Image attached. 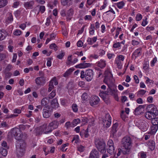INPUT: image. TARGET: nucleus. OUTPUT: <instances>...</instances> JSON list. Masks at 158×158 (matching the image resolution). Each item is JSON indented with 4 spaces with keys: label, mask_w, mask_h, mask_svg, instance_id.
<instances>
[{
    "label": "nucleus",
    "mask_w": 158,
    "mask_h": 158,
    "mask_svg": "<svg viewBox=\"0 0 158 158\" xmlns=\"http://www.w3.org/2000/svg\"><path fill=\"white\" fill-rule=\"evenodd\" d=\"M99 101V98L96 96L92 97L89 101L90 105L92 106L97 105Z\"/></svg>",
    "instance_id": "13"
},
{
    "label": "nucleus",
    "mask_w": 158,
    "mask_h": 158,
    "mask_svg": "<svg viewBox=\"0 0 158 158\" xmlns=\"http://www.w3.org/2000/svg\"><path fill=\"white\" fill-rule=\"evenodd\" d=\"M149 66V65L148 63L147 62H146L143 64V69L145 70H147L148 69Z\"/></svg>",
    "instance_id": "44"
},
{
    "label": "nucleus",
    "mask_w": 158,
    "mask_h": 158,
    "mask_svg": "<svg viewBox=\"0 0 158 158\" xmlns=\"http://www.w3.org/2000/svg\"><path fill=\"white\" fill-rule=\"evenodd\" d=\"M157 61V58L155 57L151 61V65L152 66H153L155 64L156 62Z\"/></svg>",
    "instance_id": "49"
},
{
    "label": "nucleus",
    "mask_w": 158,
    "mask_h": 158,
    "mask_svg": "<svg viewBox=\"0 0 158 158\" xmlns=\"http://www.w3.org/2000/svg\"><path fill=\"white\" fill-rule=\"evenodd\" d=\"M52 111L48 106H45L43 109V116L44 118H48L51 115Z\"/></svg>",
    "instance_id": "9"
},
{
    "label": "nucleus",
    "mask_w": 158,
    "mask_h": 158,
    "mask_svg": "<svg viewBox=\"0 0 158 158\" xmlns=\"http://www.w3.org/2000/svg\"><path fill=\"white\" fill-rule=\"evenodd\" d=\"M141 158H145L146 157V152H141L139 153Z\"/></svg>",
    "instance_id": "58"
},
{
    "label": "nucleus",
    "mask_w": 158,
    "mask_h": 158,
    "mask_svg": "<svg viewBox=\"0 0 158 158\" xmlns=\"http://www.w3.org/2000/svg\"><path fill=\"white\" fill-rule=\"evenodd\" d=\"M19 145L17 147L16 152L19 156H22L23 155L25 150L26 143L23 141L19 140Z\"/></svg>",
    "instance_id": "5"
},
{
    "label": "nucleus",
    "mask_w": 158,
    "mask_h": 158,
    "mask_svg": "<svg viewBox=\"0 0 158 158\" xmlns=\"http://www.w3.org/2000/svg\"><path fill=\"white\" fill-rule=\"evenodd\" d=\"M118 124L117 123H115L113 125L112 128L111 130V137H114V136L115 133L117 131V128Z\"/></svg>",
    "instance_id": "16"
},
{
    "label": "nucleus",
    "mask_w": 158,
    "mask_h": 158,
    "mask_svg": "<svg viewBox=\"0 0 158 158\" xmlns=\"http://www.w3.org/2000/svg\"><path fill=\"white\" fill-rule=\"evenodd\" d=\"M158 127V125H152L151 127V133L152 134H155L157 131Z\"/></svg>",
    "instance_id": "25"
},
{
    "label": "nucleus",
    "mask_w": 158,
    "mask_h": 158,
    "mask_svg": "<svg viewBox=\"0 0 158 158\" xmlns=\"http://www.w3.org/2000/svg\"><path fill=\"white\" fill-rule=\"evenodd\" d=\"M109 154L112 156L111 157L112 158H113L115 155V152L113 146V142L112 140H109Z\"/></svg>",
    "instance_id": "12"
},
{
    "label": "nucleus",
    "mask_w": 158,
    "mask_h": 158,
    "mask_svg": "<svg viewBox=\"0 0 158 158\" xmlns=\"http://www.w3.org/2000/svg\"><path fill=\"white\" fill-rule=\"evenodd\" d=\"M72 55H70L68 57V62L67 64L68 65H69L71 63H72Z\"/></svg>",
    "instance_id": "48"
},
{
    "label": "nucleus",
    "mask_w": 158,
    "mask_h": 158,
    "mask_svg": "<svg viewBox=\"0 0 158 158\" xmlns=\"http://www.w3.org/2000/svg\"><path fill=\"white\" fill-rule=\"evenodd\" d=\"M146 92V91L143 89H141L137 93V95L139 96H142L144 95Z\"/></svg>",
    "instance_id": "31"
},
{
    "label": "nucleus",
    "mask_w": 158,
    "mask_h": 158,
    "mask_svg": "<svg viewBox=\"0 0 158 158\" xmlns=\"http://www.w3.org/2000/svg\"><path fill=\"white\" fill-rule=\"evenodd\" d=\"M146 110L147 112L145 114V117L148 119H151L158 114L157 108L153 104L148 106L146 107Z\"/></svg>",
    "instance_id": "2"
},
{
    "label": "nucleus",
    "mask_w": 158,
    "mask_h": 158,
    "mask_svg": "<svg viewBox=\"0 0 158 158\" xmlns=\"http://www.w3.org/2000/svg\"><path fill=\"white\" fill-rule=\"evenodd\" d=\"M45 80V78L43 77H38L35 79L36 83L38 85H40L42 82H43Z\"/></svg>",
    "instance_id": "20"
},
{
    "label": "nucleus",
    "mask_w": 158,
    "mask_h": 158,
    "mask_svg": "<svg viewBox=\"0 0 158 158\" xmlns=\"http://www.w3.org/2000/svg\"><path fill=\"white\" fill-rule=\"evenodd\" d=\"M151 119V123L152 125H158V118H152Z\"/></svg>",
    "instance_id": "30"
},
{
    "label": "nucleus",
    "mask_w": 158,
    "mask_h": 158,
    "mask_svg": "<svg viewBox=\"0 0 158 158\" xmlns=\"http://www.w3.org/2000/svg\"><path fill=\"white\" fill-rule=\"evenodd\" d=\"M142 19V16L140 14H138L136 15V19L137 21H140Z\"/></svg>",
    "instance_id": "55"
},
{
    "label": "nucleus",
    "mask_w": 158,
    "mask_h": 158,
    "mask_svg": "<svg viewBox=\"0 0 158 158\" xmlns=\"http://www.w3.org/2000/svg\"><path fill=\"white\" fill-rule=\"evenodd\" d=\"M5 75L6 79L9 78L12 75V74L10 72L3 71Z\"/></svg>",
    "instance_id": "35"
},
{
    "label": "nucleus",
    "mask_w": 158,
    "mask_h": 158,
    "mask_svg": "<svg viewBox=\"0 0 158 158\" xmlns=\"http://www.w3.org/2000/svg\"><path fill=\"white\" fill-rule=\"evenodd\" d=\"M84 136L85 137L87 138L89 136V134H88V129L87 128V129L85 131L83 130Z\"/></svg>",
    "instance_id": "53"
},
{
    "label": "nucleus",
    "mask_w": 158,
    "mask_h": 158,
    "mask_svg": "<svg viewBox=\"0 0 158 158\" xmlns=\"http://www.w3.org/2000/svg\"><path fill=\"white\" fill-rule=\"evenodd\" d=\"M48 100L47 97H45L41 101V106H44L47 105L48 103Z\"/></svg>",
    "instance_id": "24"
},
{
    "label": "nucleus",
    "mask_w": 158,
    "mask_h": 158,
    "mask_svg": "<svg viewBox=\"0 0 158 158\" xmlns=\"http://www.w3.org/2000/svg\"><path fill=\"white\" fill-rule=\"evenodd\" d=\"M6 36V34L5 32L0 31V40H4Z\"/></svg>",
    "instance_id": "29"
},
{
    "label": "nucleus",
    "mask_w": 158,
    "mask_h": 158,
    "mask_svg": "<svg viewBox=\"0 0 158 158\" xmlns=\"http://www.w3.org/2000/svg\"><path fill=\"white\" fill-rule=\"evenodd\" d=\"M138 127L139 128L143 131H145L147 130L148 125V123L144 120L140 121Z\"/></svg>",
    "instance_id": "10"
},
{
    "label": "nucleus",
    "mask_w": 158,
    "mask_h": 158,
    "mask_svg": "<svg viewBox=\"0 0 158 158\" xmlns=\"http://www.w3.org/2000/svg\"><path fill=\"white\" fill-rule=\"evenodd\" d=\"M56 90H54L52 91L49 94L48 98L49 99H52L54 98L56 95Z\"/></svg>",
    "instance_id": "36"
},
{
    "label": "nucleus",
    "mask_w": 158,
    "mask_h": 158,
    "mask_svg": "<svg viewBox=\"0 0 158 158\" xmlns=\"http://www.w3.org/2000/svg\"><path fill=\"white\" fill-rule=\"evenodd\" d=\"M72 109L74 111L77 112L78 110L77 105L76 104H73L72 105Z\"/></svg>",
    "instance_id": "61"
},
{
    "label": "nucleus",
    "mask_w": 158,
    "mask_h": 158,
    "mask_svg": "<svg viewBox=\"0 0 158 158\" xmlns=\"http://www.w3.org/2000/svg\"><path fill=\"white\" fill-rule=\"evenodd\" d=\"M132 140L128 136L124 137L122 139L121 145L124 154H130L131 152Z\"/></svg>",
    "instance_id": "1"
},
{
    "label": "nucleus",
    "mask_w": 158,
    "mask_h": 158,
    "mask_svg": "<svg viewBox=\"0 0 158 158\" xmlns=\"http://www.w3.org/2000/svg\"><path fill=\"white\" fill-rule=\"evenodd\" d=\"M49 127H50V128L52 129V131L54 129H56V128H54V126L53 123V121L51 122L48 125Z\"/></svg>",
    "instance_id": "56"
},
{
    "label": "nucleus",
    "mask_w": 158,
    "mask_h": 158,
    "mask_svg": "<svg viewBox=\"0 0 158 158\" xmlns=\"http://www.w3.org/2000/svg\"><path fill=\"white\" fill-rule=\"evenodd\" d=\"M95 144L96 148L101 153H103L106 152V143L103 139H96Z\"/></svg>",
    "instance_id": "4"
},
{
    "label": "nucleus",
    "mask_w": 158,
    "mask_h": 158,
    "mask_svg": "<svg viewBox=\"0 0 158 158\" xmlns=\"http://www.w3.org/2000/svg\"><path fill=\"white\" fill-rule=\"evenodd\" d=\"M7 15L8 17L6 20V21L8 23H10L13 21V16L10 13H8Z\"/></svg>",
    "instance_id": "26"
},
{
    "label": "nucleus",
    "mask_w": 158,
    "mask_h": 158,
    "mask_svg": "<svg viewBox=\"0 0 158 158\" xmlns=\"http://www.w3.org/2000/svg\"><path fill=\"white\" fill-rule=\"evenodd\" d=\"M147 19L146 18L144 20H143L141 25L143 26H145L147 24Z\"/></svg>",
    "instance_id": "64"
},
{
    "label": "nucleus",
    "mask_w": 158,
    "mask_h": 158,
    "mask_svg": "<svg viewBox=\"0 0 158 158\" xmlns=\"http://www.w3.org/2000/svg\"><path fill=\"white\" fill-rule=\"evenodd\" d=\"M109 121L107 120H105L103 122V125L104 127L107 129L108 127Z\"/></svg>",
    "instance_id": "42"
},
{
    "label": "nucleus",
    "mask_w": 158,
    "mask_h": 158,
    "mask_svg": "<svg viewBox=\"0 0 158 158\" xmlns=\"http://www.w3.org/2000/svg\"><path fill=\"white\" fill-rule=\"evenodd\" d=\"M22 32L20 30H16L14 32V34L16 35H19Z\"/></svg>",
    "instance_id": "51"
},
{
    "label": "nucleus",
    "mask_w": 158,
    "mask_h": 158,
    "mask_svg": "<svg viewBox=\"0 0 158 158\" xmlns=\"http://www.w3.org/2000/svg\"><path fill=\"white\" fill-rule=\"evenodd\" d=\"M51 106L52 108L56 109L59 106L57 99L56 98L52 100L51 102Z\"/></svg>",
    "instance_id": "18"
},
{
    "label": "nucleus",
    "mask_w": 158,
    "mask_h": 158,
    "mask_svg": "<svg viewBox=\"0 0 158 158\" xmlns=\"http://www.w3.org/2000/svg\"><path fill=\"white\" fill-rule=\"evenodd\" d=\"M120 43L119 42L116 43L114 44L113 45V47L114 48H116L120 47Z\"/></svg>",
    "instance_id": "59"
},
{
    "label": "nucleus",
    "mask_w": 158,
    "mask_h": 158,
    "mask_svg": "<svg viewBox=\"0 0 158 158\" xmlns=\"http://www.w3.org/2000/svg\"><path fill=\"white\" fill-rule=\"evenodd\" d=\"M11 68L12 65L10 64H9L7 66L3 71L10 72L9 71L11 70Z\"/></svg>",
    "instance_id": "43"
},
{
    "label": "nucleus",
    "mask_w": 158,
    "mask_h": 158,
    "mask_svg": "<svg viewBox=\"0 0 158 158\" xmlns=\"http://www.w3.org/2000/svg\"><path fill=\"white\" fill-rule=\"evenodd\" d=\"M115 62L118 68L119 69H121L122 68V65L121 61L119 59H116Z\"/></svg>",
    "instance_id": "33"
},
{
    "label": "nucleus",
    "mask_w": 158,
    "mask_h": 158,
    "mask_svg": "<svg viewBox=\"0 0 158 158\" xmlns=\"http://www.w3.org/2000/svg\"><path fill=\"white\" fill-rule=\"evenodd\" d=\"M98 66L101 68L105 67L106 66V63L103 61H100L98 64Z\"/></svg>",
    "instance_id": "34"
},
{
    "label": "nucleus",
    "mask_w": 158,
    "mask_h": 158,
    "mask_svg": "<svg viewBox=\"0 0 158 158\" xmlns=\"http://www.w3.org/2000/svg\"><path fill=\"white\" fill-rule=\"evenodd\" d=\"M88 96L87 94L85 93H84L81 96V98L82 100L86 101L87 99Z\"/></svg>",
    "instance_id": "37"
},
{
    "label": "nucleus",
    "mask_w": 158,
    "mask_h": 158,
    "mask_svg": "<svg viewBox=\"0 0 158 158\" xmlns=\"http://www.w3.org/2000/svg\"><path fill=\"white\" fill-rule=\"evenodd\" d=\"M23 134L19 129L15 127L11 130L10 133H8V136L10 138H12L13 136L17 140H20L22 138Z\"/></svg>",
    "instance_id": "3"
},
{
    "label": "nucleus",
    "mask_w": 158,
    "mask_h": 158,
    "mask_svg": "<svg viewBox=\"0 0 158 158\" xmlns=\"http://www.w3.org/2000/svg\"><path fill=\"white\" fill-rule=\"evenodd\" d=\"M0 153L3 156H5L7 154V151L6 148H2L0 149Z\"/></svg>",
    "instance_id": "28"
},
{
    "label": "nucleus",
    "mask_w": 158,
    "mask_h": 158,
    "mask_svg": "<svg viewBox=\"0 0 158 158\" xmlns=\"http://www.w3.org/2000/svg\"><path fill=\"white\" fill-rule=\"evenodd\" d=\"M65 53L64 52H62L60 54L58 55L57 57L59 59H62L63 57L64 56Z\"/></svg>",
    "instance_id": "57"
},
{
    "label": "nucleus",
    "mask_w": 158,
    "mask_h": 158,
    "mask_svg": "<svg viewBox=\"0 0 158 158\" xmlns=\"http://www.w3.org/2000/svg\"><path fill=\"white\" fill-rule=\"evenodd\" d=\"M85 79L87 81H91L93 78L94 72L91 69H89L85 71Z\"/></svg>",
    "instance_id": "8"
},
{
    "label": "nucleus",
    "mask_w": 158,
    "mask_h": 158,
    "mask_svg": "<svg viewBox=\"0 0 158 158\" xmlns=\"http://www.w3.org/2000/svg\"><path fill=\"white\" fill-rule=\"evenodd\" d=\"M91 64L89 63H85L84 61L83 63H80L76 66V67L79 68H85L91 66Z\"/></svg>",
    "instance_id": "15"
},
{
    "label": "nucleus",
    "mask_w": 158,
    "mask_h": 158,
    "mask_svg": "<svg viewBox=\"0 0 158 158\" xmlns=\"http://www.w3.org/2000/svg\"><path fill=\"white\" fill-rule=\"evenodd\" d=\"M99 96L106 102V103H108L109 99V92L108 91H101L100 90Z\"/></svg>",
    "instance_id": "11"
},
{
    "label": "nucleus",
    "mask_w": 158,
    "mask_h": 158,
    "mask_svg": "<svg viewBox=\"0 0 158 158\" xmlns=\"http://www.w3.org/2000/svg\"><path fill=\"white\" fill-rule=\"evenodd\" d=\"M49 87L48 89V91L50 92L52 89L53 88L54 86L53 85V81H50L49 84Z\"/></svg>",
    "instance_id": "40"
},
{
    "label": "nucleus",
    "mask_w": 158,
    "mask_h": 158,
    "mask_svg": "<svg viewBox=\"0 0 158 158\" xmlns=\"http://www.w3.org/2000/svg\"><path fill=\"white\" fill-rule=\"evenodd\" d=\"M149 148L152 150H153L155 148V142L152 140L149 141L147 143Z\"/></svg>",
    "instance_id": "19"
},
{
    "label": "nucleus",
    "mask_w": 158,
    "mask_h": 158,
    "mask_svg": "<svg viewBox=\"0 0 158 158\" xmlns=\"http://www.w3.org/2000/svg\"><path fill=\"white\" fill-rule=\"evenodd\" d=\"M7 3V0H0V8L5 6Z\"/></svg>",
    "instance_id": "32"
},
{
    "label": "nucleus",
    "mask_w": 158,
    "mask_h": 158,
    "mask_svg": "<svg viewBox=\"0 0 158 158\" xmlns=\"http://www.w3.org/2000/svg\"><path fill=\"white\" fill-rule=\"evenodd\" d=\"M118 153L117 154V156H119L120 155L121 153V152H122L123 154V155H128L130 154H124V153L123 152V148H122V149H121V148H118Z\"/></svg>",
    "instance_id": "47"
},
{
    "label": "nucleus",
    "mask_w": 158,
    "mask_h": 158,
    "mask_svg": "<svg viewBox=\"0 0 158 158\" xmlns=\"http://www.w3.org/2000/svg\"><path fill=\"white\" fill-rule=\"evenodd\" d=\"M109 94L113 96L116 100H118L116 86L113 83L109 85Z\"/></svg>",
    "instance_id": "7"
},
{
    "label": "nucleus",
    "mask_w": 158,
    "mask_h": 158,
    "mask_svg": "<svg viewBox=\"0 0 158 158\" xmlns=\"http://www.w3.org/2000/svg\"><path fill=\"white\" fill-rule=\"evenodd\" d=\"M73 69L70 68L64 74V77H66L70 75L72 73L73 71Z\"/></svg>",
    "instance_id": "27"
},
{
    "label": "nucleus",
    "mask_w": 158,
    "mask_h": 158,
    "mask_svg": "<svg viewBox=\"0 0 158 158\" xmlns=\"http://www.w3.org/2000/svg\"><path fill=\"white\" fill-rule=\"evenodd\" d=\"M70 0H61V3L63 6H65L68 4Z\"/></svg>",
    "instance_id": "52"
},
{
    "label": "nucleus",
    "mask_w": 158,
    "mask_h": 158,
    "mask_svg": "<svg viewBox=\"0 0 158 158\" xmlns=\"http://www.w3.org/2000/svg\"><path fill=\"white\" fill-rule=\"evenodd\" d=\"M49 47L51 49H53V48H54V50L56 51L57 50V49L56 48L57 47V46L55 43L51 44L50 45Z\"/></svg>",
    "instance_id": "50"
},
{
    "label": "nucleus",
    "mask_w": 158,
    "mask_h": 158,
    "mask_svg": "<svg viewBox=\"0 0 158 158\" xmlns=\"http://www.w3.org/2000/svg\"><path fill=\"white\" fill-rule=\"evenodd\" d=\"M109 74V71L107 70L105 71L104 73V82L107 84L108 86H109V85L108 84V81L109 80V78L108 75Z\"/></svg>",
    "instance_id": "23"
},
{
    "label": "nucleus",
    "mask_w": 158,
    "mask_h": 158,
    "mask_svg": "<svg viewBox=\"0 0 158 158\" xmlns=\"http://www.w3.org/2000/svg\"><path fill=\"white\" fill-rule=\"evenodd\" d=\"M80 120L79 119H75L72 122L73 127L75 126L77 124L80 123Z\"/></svg>",
    "instance_id": "38"
},
{
    "label": "nucleus",
    "mask_w": 158,
    "mask_h": 158,
    "mask_svg": "<svg viewBox=\"0 0 158 158\" xmlns=\"http://www.w3.org/2000/svg\"><path fill=\"white\" fill-rule=\"evenodd\" d=\"M65 127L67 128H68L71 127H73V124L72 123H70V122H66L65 123Z\"/></svg>",
    "instance_id": "46"
},
{
    "label": "nucleus",
    "mask_w": 158,
    "mask_h": 158,
    "mask_svg": "<svg viewBox=\"0 0 158 158\" xmlns=\"http://www.w3.org/2000/svg\"><path fill=\"white\" fill-rule=\"evenodd\" d=\"M143 106L142 105H139L138 107L135 108L134 111V114L135 115H138L140 114L142 111L141 109L143 108Z\"/></svg>",
    "instance_id": "21"
},
{
    "label": "nucleus",
    "mask_w": 158,
    "mask_h": 158,
    "mask_svg": "<svg viewBox=\"0 0 158 158\" xmlns=\"http://www.w3.org/2000/svg\"><path fill=\"white\" fill-rule=\"evenodd\" d=\"M124 5V3L123 1H121L117 3V7L119 9H122Z\"/></svg>",
    "instance_id": "39"
},
{
    "label": "nucleus",
    "mask_w": 158,
    "mask_h": 158,
    "mask_svg": "<svg viewBox=\"0 0 158 158\" xmlns=\"http://www.w3.org/2000/svg\"><path fill=\"white\" fill-rule=\"evenodd\" d=\"M78 137L77 135L76 136H75L73 137V139L72 140V142L73 143V141L74 140H75V143H77L78 142Z\"/></svg>",
    "instance_id": "62"
},
{
    "label": "nucleus",
    "mask_w": 158,
    "mask_h": 158,
    "mask_svg": "<svg viewBox=\"0 0 158 158\" xmlns=\"http://www.w3.org/2000/svg\"><path fill=\"white\" fill-rule=\"evenodd\" d=\"M50 127L46 124H44L42 126L36 128V133L39 134L43 132L45 134H48L52 131V129L50 128Z\"/></svg>",
    "instance_id": "6"
},
{
    "label": "nucleus",
    "mask_w": 158,
    "mask_h": 158,
    "mask_svg": "<svg viewBox=\"0 0 158 158\" xmlns=\"http://www.w3.org/2000/svg\"><path fill=\"white\" fill-rule=\"evenodd\" d=\"M73 14V10L72 9H70L67 12V15L69 17L72 16Z\"/></svg>",
    "instance_id": "45"
},
{
    "label": "nucleus",
    "mask_w": 158,
    "mask_h": 158,
    "mask_svg": "<svg viewBox=\"0 0 158 158\" xmlns=\"http://www.w3.org/2000/svg\"><path fill=\"white\" fill-rule=\"evenodd\" d=\"M80 77L81 78H83L85 77V72L83 71H82L81 73V76Z\"/></svg>",
    "instance_id": "63"
},
{
    "label": "nucleus",
    "mask_w": 158,
    "mask_h": 158,
    "mask_svg": "<svg viewBox=\"0 0 158 158\" xmlns=\"http://www.w3.org/2000/svg\"><path fill=\"white\" fill-rule=\"evenodd\" d=\"M98 152L95 149H93L91 152L89 158H99Z\"/></svg>",
    "instance_id": "14"
},
{
    "label": "nucleus",
    "mask_w": 158,
    "mask_h": 158,
    "mask_svg": "<svg viewBox=\"0 0 158 158\" xmlns=\"http://www.w3.org/2000/svg\"><path fill=\"white\" fill-rule=\"evenodd\" d=\"M132 44L134 46L138 45L139 44V42L135 40H133L131 42Z\"/></svg>",
    "instance_id": "60"
},
{
    "label": "nucleus",
    "mask_w": 158,
    "mask_h": 158,
    "mask_svg": "<svg viewBox=\"0 0 158 158\" xmlns=\"http://www.w3.org/2000/svg\"><path fill=\"white\" fill-rule=\"evenodd\" d=\"M142 49L141 48H139L136 49L134 53L135 57H137L140 56L141 54Z\"/></svg>",
    "instance_id": "22"
},
{
    "label": "nucleus",
    "mask_w": 158,
    "mask_h": 158,
    "mask_svg": "<svg viewBox=\"0 0 158 158\" xmlns=\"http://www.w3.org/2000/svg\"><path fill=\"white\" fill-rule=\"evenodd\" d=\"M78 150L81 152H83L84 150V147L81 145L79 146L77 148Z\"/></svg>",
    "instance_id": "54"
},
{
    "label": "nucleus",
    "mask_w": 158,
    "mask_h": 158,
    "mask_svg": "<svg viewBox=\"0 0 158 158\" xmlns=\"http://www.w3.org/2000/svg\"><path fill=\"white\" fill-rule=\"evenodd\" d=\"M46 92L47 90L46 89H41L40 91V94L43 96H46L47 94Z\"/></svg>",
    "instance_id": "41"
},
{
    "label": "nucleus",
    "mask_w": 158,
    "mask_h": 158,
    "mask_svg": "<svg viewBox=\"0 0 158 158\" xmlns=\"http://www.w3.org/2000/svg\"><path fill=\"white\" fill-rule=\"evenodd\" d=\"M34 4V1H31L30 2H24V5L27 9H31Z\"/></svg>",
    "instance_id": "17"
}]
</instances>
